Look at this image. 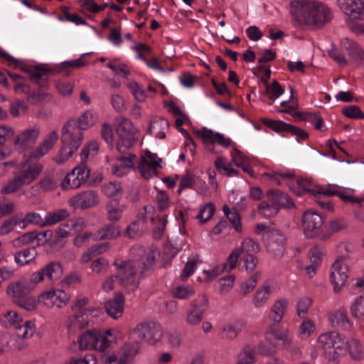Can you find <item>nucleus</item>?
Wrapping results in <instances>:
<instances>
[{
	"mask_svg": "<svg viewBox=\"0 0 364 364\" xmlns=\"http://www.w3.org/2000/svg\"><path fill=\"white\" fill-rule=\"evenodd\" d=\"M155 264V255L152 250L144 252L137 260L116 259L113 265L116 267L115 278L119 284L131 291L139 287L140 279L149 274Z\"/></svg>",
	"mask_w": 364,
	"mask_h": 364,
	"instance_id": "nucleus-1",
	"label": "nucleus"
},
{
	"mask_svg": "<svg viewBox=\"0 0 364 364\" xmlns=\"http://www.w3.org/2000/svg\"><path fill=\"white\" fill-rule=\"evenodd\" d=\"M291 14L299 23L321 28L333 18L330 8L323 4L309 0H294L291 2Z\"/></svg>",
	"mask_w": 364,
	"mask_h": 364,
	"instance_id": "nucleus-2",
	"label": "nucleus"
},
{
	"mask_svg": "<svg viewBox=\"0 0 364 364\" xmlns=\"http://www.w3.org/2000/svg\"><path fill=\"white\" fill-rule=\"evenodd\" d=\"M32 159L21 163L13 171V177L9 180L1 190V193L8 195L21 190L24 186L33 183L41 174L43 166L40 163H32Z\"/></svg>",
	"mask_w": 364,
	"mask_h": 364,
	"instance_id": "nucleus-3",
	"label": "nucleus"
},
{
	"mask_svg": "<svg viewBox=\"0 0 364 364\" xmlns=\"http://www.w3.org/2000/svg\"><path fill=\"white\" fill-rule=\"evenodd\" d=\"M74 119H69L62 129L61 141L62 148L58 155L54 158L58 164H63L80 146L83 140V132L76 125Z\"/></svg>",
	"mask_w": 364,
	"mask_h": 364,
	"instance_id": "nucleus-4",
	"label": "nucleus"
},
{
	"mask_svg": "<svg viewBox=\"0 0 364 364\" xmlns=\"http://www.w3.org/2000/svg\"><path fill=\"white\" fill-rule=\"evenodd\" d=\"M318 343L325 357L328 360H336L346 347V341L336 331L323 333L318 337Z\"/></svg>",
	"mask_w": 364,
	"mask_h": 364,
	"instance_id": "nucleus-5",
	"label": "nucleus"
},
{
	"mask_svg": "<svg viewBox=\"0 0 364 364\" xmlns=\"http://www.w3.org/2000/svg\"><path fill=\"white\" fill-rule=\"evenodd\" d=\"M132 337L144 340L153 345L161 340L163 330L161 324L155 320H146L140 323L132 332Z\"/></svg>",
	"mask_w": 364,
	"mask_h": 364,
	"instance_id": "nucleus-6",
	"label": "nucleus"
},
{
	"mask_svg": "<svg viewBox=\"0 0 364 364\" xmlns=\"http://www.w3.org/2000/svg\"><path fill=\"white\" fill-rule=\"evenodd\" d=\"M117 134L119 136L117 149L119 152H124L138 140L139 132L134 127L131 120L123 118L117 127Z\"/></svg>",
	"mask_w": 364,
	"mask_h": 364,
	"instance_id": "nucleus-7",
	"label": "nucleus"
},
{
	"mask_svg": "<svg viewBox=\"0 0 364 364\" xmlns=\"http://www.w3.org/2000/svg\"><path fill=\"white\" fill-rule=\"evenodd\" d=\"M262 239L267 252L274 259L282 257L285 252L286 237L277 230H272L263 234Z\"/></svg>",
	"mask_w": 364,
	"mask_h": 364,
	"instance_id": "nucleus-8",
	"label": "nucleus"
},
{
	"mask_svg": "<svg viewBox=\"0 0 364 364\" xmlns=\"http://www.w3.org/2000/svg\"><path fill=\"white\" fill-rule=\"evenodd\" d=\"M350 259V256L341 255L337 257L334 263L332 264L331 273V282L333 285V290L336 293L339 292L348 277V265L347 261Z\"/></svg>",
	"mask_w": 364,
	"mask_h": 364,
	"instance_id": "nucleus-9",
	"label": "nucleus"
},
{
	"mask_svg": "<svg viewBox=\"0 0 364 364\" xmlns=\"http://www.w3.org/2000/svg\"><path fill=\"white\" fill-rule=\"evenodd\" d=\"M304 232L307 238L320 237L323 233V219L317 212L311 210H306L301 218Z\"/></svg>",
	"mask_w": 364,
	"mask_h": 364,
	"instance_id": "nucleus-10",
	"label": "nucleus"
},
{
	"mask_svg": "<svg viewBox=\"0 0 364 364\" xmlns=\"http://www.w3.org/2000/svg\"><path fill=\"white\" fill-rule=\"evenodd\" d=\"M63 274V267L61 264L56 261H52L48 263L41 269L34 272L31 274V280L34 283H39L46 278L50 281L58 280Z\"/></svg>",
	"mask_w": 364,
	"mask_h": 364,
	"instance_id": "nucleus-11",
	"label": "nucleus"
},
{
	"mask_svg": "<svg viewBox=\"0 0 364 364\" xmlns=\"http://www.w3.org/2000/svg\"><path fill=\"white\" fill-rule=\"evenodd\" d=\"M37 283L31 280V276L29 280H21L9 284L7 287V294L12 297L14 303L16 300L26 297L36 287Z\"/></svg>",
	"mask_w": 364,
	"mask_h": 364,
	"instance_id": "nucleus-12",
	"label": "nucleus"
},
{
	"mask_svg": "<svg viewBox=\"0 0 364 364\" xmlns=\"http://www.w3.org/2000/svg\"><path fill=\"white\" fill-rule=\"evenodd\" d=\"M338 5L352 18L364 20V0H338Z\"/></svg>",
	"mask_w": 364,
	"mask_h": 364,
	"instance_id": "nucleus-13",
	"label": "nucleus"
},
{
	"mask_svg": "<svg viewBox=\"0 0 364 364\" xmlns=\"http://www.w3.org/2000/svg\"><path fill=\"white\" fill-rule=\"evenodd\" d=\"M117 331L114 329L95 330L94 350L100 352L105 351L112 343L116 342L117 338Z\"/></svg>",
	"mask_w": 364,
	"mask_h": 364,
	"instance_id": "nucleus-14",
	"label": "nucleus"
},
{
	"mask_svg": "<svg viewBox=\"0 0 364 364\" xmlns=\"http://www.w3.org/2000/svg\"><path fill=\"white\" fill-rule=\"evenodd\" d=\"M39 136L38 129H27L17 134L14 140V145L21 151L31 148L36 141Z\"/></svg>",
	"mask_w": 364,
	"mask_h": 364,
	"instance_id": "nucleus-15",
	"label": "nucleus"
},
{
	"mask_svg": "<svg viewBox=\"0 0 364 364\" xmlns=\"http://www.w3.org/2000/svg\"><path fill=\"white\" fill-rule=\"evenodd\" d=\"M99 196L96 191L89 190L73 196L70 202L73 205L82 209H87L96 205L99 203Z\"/></svg>",
	"mask_w": 364,
	"mask_h": 364,
	"instance_id": "nucleus-16",
	"label": "nucleus"
},
{
	"mask_svg": "<svg viewBox=\"0 0 364 364\" xmlns=\"http://www.w3.org/2000/svg\"><path fill=\"white\" fill-rule=\"evenodd\" d=\"M267 198L269 202L274 203L277 208H291L295 205L291 198L286 193L279 189H270L267 191Z\"/></svg>",
	"mask_w": 364,
	"mask_h": 364,
	"instance_id": "nucleus-17",
	"label": "nucleus"
},
{
	"mask_svg": "<svg viewBox=\"0 0 364 364\" xmlns=\"http://www.w3.org/2000/svg\"><path fill=\"white\" fill-rule=\"evenodd\" d=\"M11 326L16 336L23 339L31 338L36 328L34 320H11Z\"/></svg>",
	"mask_w": 364,
	"mask_h": 364,
	"instance_id": "nucleus-18",
	"label": "nucleus"
},
{
	"mask_svg": "<svg viewBox=\"0 0 364 364\" xmlns=\"http://www.w3.org/2000/svg\"><path fill=\"white\" fill-rule=\"evenodd\" d=\"M88 298H77L71 306L73 312L74 318H80L82 317H95L99 316L100 310L94 309H86L85 306L88 303Z\"/></svg>",
	"mask_w": 364,
	"mask_h": 364,
	"instance_id": "nucleus-19",
	"label": "nucleus"
},
{
	"mask_svg": "<svg viewBox=\"0 0 364 364\" xmlns=\"http://www.w3.org/2000/svg\"><path fill=\"white\" fill-rule=\"evenodd\" d=\"M58 139V135L55 131L51 132L44 139L38 148L31 153V159H38L45 155L50 149L53 148Z\"/></svg>",
	"mask_w": 364,
	"mask_h": 364,
	"instance_id": "nucleus-20",
	"label": "nucleus"
},
{
	"mask_svg": "<svg viewBox=\"0 0 364 364\" xmlns=\"http://www.w3.org/2000/svg\"><path fill=\"white\" fill-rule=\"evenodd\" d=\"M272 293V285L269 280L265 281L254 294L252 304L256 308L263 306L269 300Z\"/></svg>",
	"mask_w": 364,
	"mask_h": 364,
	"instance_id": "nucleus-21",
	"label": "nucleus"
},
{
	"mask_svg": "<svg viewBox=\"0 0 364 364\" xmlns=\"http://www.w3.org/2000/svg\"><path fill=\"white\" fill-rule=\"evenodd\" d=\"M124 296L122 294H116L114 298L107 301L105 304L107 314L113 318L122 316L124 309Z\"/></svg>",
	"mask_w": 364,
	"mask_h": 364,
	"instance_id": "nucleus-22",
	"label": "nucleus"
},
{
	"mask_svg": "<svg viewBox=\"0 0 364 364\" xmlns=\"http://www.w3.org/2000/svg\"><path fill=\"white\" fill-rule=\"evenodd\" d=\"M198 136L205 140H209L214 143L218 142L223 146L228 147L230 144V139L225 138L224 136L220 133H214L212 130L203 127L202 129L196 132Z\"/></svg>",
	"mask_w": 364,
	"mask_h": 364,
	"instance_id": "nucleus-23",
	"label": "nucleus"
},
{
	"mask_svg": "<svg viewBox=\"0 0 364 364\" xmlns=\"http://www.w3.org/2000/svg\"><path fill=\"white\" fill-rule=\"evenodd\" d=\"M168 127L169 124L166 119L158 117L150 123L149 132L155 137L162 139L166 137V132L168 129Z\"/></svg>",
	"mask_w": 364,
	"mask_h": 364,
	"instance_id": "nucleus-24",
	"label": "nucleus"
},
{
	"mask_svg": "<svg viewBox=\"0 0 364 364\" xmlns=\"http://www.w3.org/2000/svg\"><path fill=\"white\" fill-rule=\"evenodd\" d=\"M126 205L121 204L118 200H112L106 205L107 218L109 221L117 222L122 218Z\"/></svg>",
	"mask_w": 364,
	"mask_h": 364,
	"instance_id": "nucleus-25",
	"label": "nucleus"
},
{
	"mask_svg": "<svg viewBox=\"0 0 364 364\" xmlns=\"http://www.w3.org/2000/svg\"><path fill=\"white\" fill-rule=\"evenodd\" d=\"M208 308V301L205 296H199L194 300L192 308L190 310V315L195 318H201L205 316V312Z\"/></svg>",
	"mask_w": 364,
	"mask_h": 364,
	"instance_id": "nucleus-26",
	"label": "nucleus"
},
{
	"mask_svg": "<svg viewBox=\"0 0 364 364\" xmlns=\"http://www.w3.org/2000/svg\"><path fill=\"white\" fill-rule=\"evenodd\" d=\"M37 256V252L36 248H26L19 252H17L14 255V260L18 264L23 266L28 264L33 261Z\"/></svg>",
	"mask_w": 364,
	"mask_h": 364,
	"instance_id": "nucleus-27",
	"label": "nucleus"
},
{
	"mask_svg": "<svg viewBox=\"0 0 364 364\" xmlns=\"http://www.w3.org/2000/svg\"><path fill=\"white\" fill-rule=\"evenodd\" d=\"M237 249L241 255H255L259 252L260 247L252 238L246 237L243 240L241 246Z\"/></svg>",
	"mask_w": 364,
	"mask_h": 364,
	"instance_id": "nucleus-28",
	"label": "nucleus"
},
{
	"mask_svg": "<svg viewBox=\"0 0 364 364\" xmlns=\"http://www.w3.org/2000/svg\"><path fill=\"white\" fill-rule=\"evenodd\" d=\"M69 213L66 209H60L53 212L48 213L46 216L43 226H50L67 218Z\"/></svg>",
	"mask_w": 364,
	"mask_h": 364,
	"instance_id": "nucleus-29",
	"label": "nucleus"
},
{
	"mask_svg": "<svg viewBox=\"0 0 364 364\" xmlns=\"http://www.w3.org/2000/svg\"><path fill=\"white\" fill-rule=\"evenodd\" d=\"M38 235L36 231H31L24 233L12 241V245L15 248H21L25 245H28L38 240Z\"/></svg>",
	"mask_w": 364,
	"mask_h": 364,
	"instance_id": "nucleus-30",
	"label": "nucleus"
},
{
	"mask_svg": "<svg viewBox=\"0 0 364 364\" xmlns=\"http://www.w3.org/2000/svg\"><path fill=\"white\" fill-rule=\"evenodd\" d=\"M158 168V163L154 162V165L148 163V160L142 156L141 158V161L139 165V170L141 174V176L149 180L152 176H155L157 172Z\"/></svg>",
	"mask_w": 364,
	"mask_h": 364,
	"instance_id": "nucleus-31",
	"label": "nucleus"
},
{
	"mask_svg": "<svg viewBox=\"0 0 364 364\" xmlns=\"http://www.w3.org/2000/svg\"><path fill=\"white\" fill-rule=\"evenodd\" d=\"M140 344L138 342H128L124 344L119 351V356L132 360L139 353Z\"/></svg>",
	"mask_w": 364,
	"mask_h": 364,
	"instance_id": "nucleus-32",
	"label": "nucleus"
},
{
	"mask_svg": "<svg viewBox=\"0 0 364 364\" xmlns=\"http://www.w3.org/2000/svg\"><path fill=\"white\" fill-rule=\"evenodd\" d=\"M243 326L244 324L240 320H235L223 328V336L228 339L232 340L237 337Z\"/></svg>",
	"mask_w": 364,
	"mask_h": 364,
	"instance_id": "nucleus-33",
	"label": "nucleus"
},
{
	"mask_svg": "<svg viewBox=\"0 0 364 364\" xmlns=\"http://www.w3.org/2000/svg\"><path fill=\"white\" fill-rule=\"evenodd\" d=\"M120 229L113 224L107 225L97 231V239L112 240L120 235Z\"/></svg>",
	"mask_w": 364,
	"mask_h": 364,
	"instance_id": "nucleus-34",
	"label": "nucleus"
},
{
	"mask_svg": "<svg viewBox=\"0 0 364 364\" xmlns=\"http://www.w3.org/2000/svg\"><path fill=\"white\" fill-rule=\"evenodd\" d=\"M236 364H257L253 348L250 346L244 347L237 356Z\"/></svg>",
	"mask_w": 364,
	"mask_h": 364,
	"instance_id": "nucleus-35",
	"label": "nucleus"
},
{
	"mask_svg": "<svg viewBox=\"0 0 364 364\" xmlns=\"http://www.w3.org/2000/svg\"><path fill=\"white\" fill-rule=\"evenodd\" d=\"M147 229L145 220L138 219L127 228V234L130 238H136L143 235Z\"/></svg>",
	"mask_w": 364,
	"mask_h": 364,
	"instance_id": "nucleus-36",
	"label": "nucleus"
},
{
	"mask_svg": "<svg viewBox=\"0 0 364 364\" xmlns=\"http://www.w3.org/2000/svg\"><path fill=\"white\" fill-rule=\"evenodd\" d=\"M346 346L352 358L359 360L363 357V347L358 339L350 338L346 342Z\"/></svg>",
	"mask_w": 364,
	"mask_h": 364,
	"instance_id": "nucleus-37",
	"label": "nucleus"
},
{
	"mask_svg": "<svg viewBox=\"0 0 364 364\" xmlns=\"http://www.w3.org/2000/svg\"><path fill=\"white\" fill-rule=\"evenodd\" d=\"M95 336V330L87 331L83 333L78 339L80 349L94 350Z\"/></svg>",
	"mask_w": 364,
	"mask_h": 364,
	"instance_id": "nucleus-38",
	"label": "nucleus"
},
{
	"mask_svg": "<svg viewBox=\"0 0 364 364\" xmlns=\"http://www.w3.org/2000/svg\"><path fill=\"white\" fill-rule=\"evenodd\" d=\"M74 122L77 124V127L83 132L95 124V119L91 112L86 111L77 120L74 119Z\"/></svg>",
	"mask_w": 364,
	"mask_h": 364,
	"instance_id": "nucleus-39",
	"label": "nucleus"
},
{
	"mask_svg": "<svg viewBox=\"0 0 364 364\" xmlns=\"http://www.w3.org/2000/svg\"><path fill=\"white\" fill-rule=\"evenodd\" d=\"M223 210L227 218L232 224L235 230L237 232H240L242 230V225L240 223L241 218L238 212L235 208L230 210L227 205H223Z\"/></svg>",
	"mask_w": 364,
	"mask_h": 364,
	"instance_id": "nucleus-40",
	"label": "nucleus"
},
{
	"mask_svg": "<svg viewBox=\"0 0 364 364\" xmlns=\"http://www.w3.org/2000/svg\"><path fill=\"white\" fill-rule=\"evenodd\" d=\"M348 226L347 223L342 219L331 220L328 225V230L327 232L321 235V240H326L328 239L331 235L336 232H338Z\"/></svg>",
	"mask_w": 364,
	"mask_h": 364,
	"instance_id": "nucleus-41",
	"label": "nucleus"
},
{
	"mask_svg": "<svg viewBox=\"0 0 364 364\" xmlns=\"http://www.w3.org/2000/svg\"><path fill=\"white\" fill-rule=\"evenodd\" d=\"M262 122L266 127L278 133L287 132L291 127L290 124H287L283 121L272 120L267 118H263Z\"/></svg>",
	"mask_w": 364,
	"mask_h": 364,
	"instance_id": "nucleus-42",
	"label": "nucleus"
},
{
	"mask_svg": "<svg viewBox=\"0 0 364 364\" xmlns=\"http://www.w3.org/2000/svg\"><path fill=\"white\" fill-rule=\"evenodd\" d=\"M280 349L279 345L274 343L270 337L266 336V340L261 342L258 346V352L264 355H269Z\"/></svg>",
	"mask_w": 364,
	"mask_h": 364,
	"instance_id": "nucleus-43",
	"label": "nucleus"
},
{
	"mask_svg": "<svg viewBox=\"0 0 364 364\" xmlns=\"http://www.w3.org/2000/svg\"><path fill=\"white\" fill-rule=\"evenodd\" d=\"M284 92V88L281 86L277 80H274L271 84L266 87L264 95H267L270 100L274 101Z\"/></svg>",
	"mask_w": 364,
	"mask_h": 364,
	"instance_id": "nucleus-44",
	"label": "nucleus"
},
{
	"mask_svg": "<svg viewBox=\"0 0 364 364\" xmlns=\"http://www.w3.org/2000/svg\"><path fill=\"white\" fill-rule=\"evenodd\" d=\"M296 186L301 188L302 195L309 193L313 196H317V186L314 184L311 178H299L296 180Z\"/></svg>",
	"mask_w": 364,
	"mask_h": 364,
	"instance_id": "nucleus-45",
	"label": "nucleus"
},
{
	"mask_svg": "<svg viewBox=\"0 0 364 364\" xmlns=\"http://www.w3.org/2000/svg\"><path fill=\"white\" fill-rule=\"evenodd\" d=\"M279 209L274 203L267 201H263L258 206V213L266 217L272 218L276 215Z\"/></svg>",
	"mask_w": 364,
	"mask_h": 364,
	"instance_id": "nucleus-46",
	"label": "nucleus"
},
{
	"mask_svg": "<svg viewBox=\"0 0 364 364\" xmlns=\"http://www.w3.org/2000/svg\"><path fill=\"white\" fill-rule=\"evenodd\" d=\"M288 304L289 301L287 299L283 298L278 299L275 301L272 306L271 311L274 314L276 317L282 318L286 314Z\"/></svg>",
	"mask_w": 364,
	"mask_h": 364,
	"instance_id": "nucleus-47",
	"label": "nucleus"
},
{
	"mask_svg": "<svg viewBox=\"0 0 364 364\" xmlns=\"http://www.w3.org/2000/svg\"><path fill=\"white\" fill-rule=\"evenodd\" d=\"M38 302L48 308L59 306L58 304H60L59 301H57L55 291H49L42 293L38 296Z\"/></svg>",
	"mask_w": 364,
	"mask_h": 364,
	"instance_id": "nucleus-48",
	"label": "nucleus"
},
{
	"mask_svg": "<svg viewBox=\"0 0 364 364\" xmlns=\"http://www.w3.org/2000/svg\"><path fill=\"white\" fill-rule=\"evenodd\" d=\"M260 275V272H257L251 275L247 280L242 282L240 285V293L243 295H247L252 291L255 287Z\"/></svg>",
	"mask_w": 364,
	"mask_h": 364,
	"instance_id": "nucleus-49",
	"label": "nucleus"
},
{
	"mask_svg": "<svg viewBox=\"0 0 364 364\" xmlns=\"http://www.w3.org/2000/svg\"><path fill=\"white\" fill-rule=\"evenodd\" d=\"M82 183L78 177H76L75 171H72L70 173L67 174L63 181L61 183V186L63 189L65 188H77Z\"/></svg>",
	"mask_w": 364,
	"mask_h": 364,
	"instance_id": "nucleus-50",
	"label": "nucleus"
},
{
	"mask_svg": "<svg viewBox=\"0 0 364 364\" xmlns=\"http://www.w3.org/2000/svg\"><path fill=\"white\" fill-rule=\"evenodd\" d=\"M272 341L282 349L289 350L292 346V338L289 336L288 331L278 334Z\"/></svg>",
	"mask_w": 364,
	"mask_h": 364,
	"instance_id": "nucleus-51",
	"label": "nucleus"
},
{
	"mask_svg": "<svg viewBox=\"0 0 364 364\" xmlns=\"http://www.w3.org/2000/svg\"><path fill=\"white\" fill-rule=\"evenodd\" d=\"M353 317H364V294L358 297L350 307Z\"/></svg>",
	"mask_w": 364,
	"mask_h": 364,
	"instance_id": "nucleus-52",
	"label": "nucleus"
},
{
	"mask_svg": "<svg viewBox=\"0 0 364 364\" xmlns=\"http://www.w3.org/2000/svg\"><path fill=\"white\" fill-rule=\"evenodd\" d=\"M73 170L75 171L76 177H78L82 183L87 181L90 170L86 164V160H81L80 164Z\"/></svg>",
	"mask_w": 364,
	"mask_h": 364,
	"instance_id": "nucleus-53",
	"label": "nucleus"
},
{
	"mask_svg": "<svg viewBox=\"0 0 364 364\" xmlns=\"http://www.w3.org/2000/svg\"><path fill=\"white\" fill-rule=\"evenodd\" d=\"M18 215H15L4 220L0 226V235H5L11 232L17 226Z\"/></svg>",
	"mask_w": 364,
	"mask_h": 364,
	"instance_id": "nucleus-54",
	"label": "nucleus"
},
{
	"mask_svg": "<svg viewBox=\"0 0 364 364\" xmlns=\"http://www.w3.org/2000/svg\"><path fill=\"white\" fill-rule=\"evenodd\" d=\"M215 210L214 205L212 203H208L200 210L196 218L200 219L202 223H205L213 216Z\"/></svg>",
	"mask_w": 364,
	"mask_h": 364,
	"instance_id": "nucleus-55",
	"label": "nucleus"
},
{
	"mask_svg": "<svg viewBox=\"0 0 364 364\" xmlns=\"http://www.w3.org/2000/svg\"><path fill=\"white\" fill-rule=\"evenodd\" d=\"M14 304L26 311H32L36 310L38 302L34 297L26 296L23 299L16 300Z\"/></svg>",
	"mask_w": 364,
	"mask_h": 364,
	"instance_id": "nucleus-56",
	"label": "nucleus"
},
{
	"mask_svg": "<svg viewBox=\"0 0 364 364\" xmlns=\"http://www.w3.org/2000/svg\"><path fill=\"white\" fill-rule=\"evenodd\" d=\"M85 65V61L80 58L76 60L65 61L60 64L59 73H62L63 75L68 76L69 75V71L67 70L71 67L75 68H81Z\"/></svg>",
	"mask_w": 364,
	"mask_h": 364,
	"instance_id": "nucleus-57",
	"label": "nucleus"
},
{
	"mask_svg": "<svg viewBox=\"0 0 364 364\" xmlns=\"http://www.w3.org/2000/svg\"><path fill=\"white\" fill-rule=\"evenodd\" d=\"M312 303V301L309 297H303L297 303L296 305V314L299 317H305L308 310Z\"/></svg>",
	"mask_w": 364,
	"mask_h": 364,
	"instance_id": "nucleus-58",
	"label": "nucleus"
},
{
	"mask_svg": "<svg viewBox=\"0 0 364 364\" xmlns=\"http://www.w3.org/2000/svg\"><path fill=\"white\" fill-rule=\"evenodd\" d=\"M343 114L352 119H363L364 112L361 111L360 107L356 105H350L344 107L342 111Z\"/></svg>",
	"mask_w": 364,
	"mask_h": 364,
	"instance_id": "nucleus-59",
	"label": "nucleus"
},
{
	"mask_svg": "<svg viewBox=\"0 0 364 364\" xmlns=\"http://www.w3.org/2000/svg\"><path fill=\"white\" fill-rule=\"evenodd\" d=\"M122 192V186L120 183L117 182H109L103 187V193L109 198L116 196Z\"/></svg>",
	"mask_w": 364,
	"mask_h": 364,
	"instance_id": "nucleus-60",
	"label": "nucleus"
},
{
	"mask_svg": "<svg viewBox=\"0 0 364 364\" xmlns=\"http://www.w3.org/2000/svg\"><path fill=\"white\" fill-rule=\"evenodd\" d=\"M77 225L75 221L69 220L58 228L56 235L58 237H67L71 234V230L74 229Z\"/></svg>",
	"mask_w": 364,
	"mask_h": 364,
	"instance_id": "nucleus-61",
	"label": "nucleus"
},
{
	"mask_svg": "<svg viewBox=\"0 0 364 364\" xmlns=\"http://www.w3.org/2000/svg\"><path fill=\"white\" fill-rule=\"evenodd\" d=\"M315 330L312 320H304L300 326L299 333L302 338H307Z\"/></svg>",
	"mask_w": 364,
	"mask_h": 364,
	"instance_id": "nucleus-62",
	"label": "nucleus"
},
{
	"mask_svg": "<svg viewBox=\"0 0 364 364\" xmlns=\"http://www.w3.org/2000/svg\"><path fill=\"white\" fill-rule=\"evenodd\" d=\"M194 294V290L191 287H178L173 291V296L180 299H185Z\"/></svg>",
	"mask_w": 364,
	"mask_h": 364,
	"instance_id": "nucleus-63",
	"label": "nucleus"
},
{
	"mask_svg": "<svg viewBox=\"0 0 364 364\" xmlns=\"http://www.w3.org/2000/svg\"><path fill=\"white\" fill-rule=\"evenodd\" d=\"M96 356L92 353H87L83 358L73 359L69 364H97Z\"/></svg>",
	"mask_w": 364,
	"mask_h": 364,
	"instance_id": "nucleus-64",
	"label": "nucleus"
}]
</instances>
